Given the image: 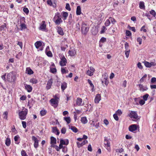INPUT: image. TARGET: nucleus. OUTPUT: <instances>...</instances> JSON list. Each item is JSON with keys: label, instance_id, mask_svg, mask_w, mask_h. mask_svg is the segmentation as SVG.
Returning a JSON list of instances; mask_svg holds the SVG:
<instances>
[{"label": "nucleus", "instance_id": "nucleus-1", "mask_svg": "<svg viewBox=\"0 0 156 156\" xmlns=\"http://www.w3.org/2000/svg\"><path fill=\"white\" fill-rule=\"evenodd\" d=\"M90 27L89 25L84 22L82 23L81 27L82 33L84 35H86L89 31Z\"/></svg>", "mask_w": 156, "mask_h": 156}, {"label": "nucleus", "instance_id": "nucleus-7", "mask_svg": "<svg viewBox=\"0 0 156 156\" xmlns=\"http://www.w3.org/2000/svg\"><path fill=\"white\" fill-rule=\"evenodd\" d=\"M137 129V126L136 124H133L129 127V130L131 132H133Z\"/></svg>", "mask_w": 156, "mask_h": 156}, {"label": "nucleus", "instance_id": "nucleus-19", "mask_svg": "<svg viewBox=\"0 0 156 156\" xmlns=\"http://www.w3.org/2000/svg\"><path fill=\"white\" fill-rule=\"evenodd\" d=\"M81 13V7L80 6H78L76 8V14L77 15H80Z\"/></svg>", "mask_w": 156, "mask_h": 156}, {"label": "nucleus", "instance_id": "nucleus-24", "mask_svg": "<svg viewBox=\"0 0 156 156\" xmlns=\"http://www.w3.org/2000/svg\"><path fill=\"white\" fill-rule=\"evenodd\" d=\"M61 89L62 91H64V90L67 87V83L66 82H63V83H62L61 85Z\"/></svg>", "mask_w": 156, "mask_h": 156}, {"label": "nucleus", "instance_id": "nucleus-22", "mask_svg": "<svg viewBox=\"0 0 156 156\" xmlns=\"http://www.w3.org/2000/svg\"><path fill=\"white\" fill-rule=\"evenodd\" d=\"M69 129H70L72 130L73 132L75 133H76L78 131V130L77 128L74 126H69Z\"/></svg>", "mask_w": 156, "mask_h": 156}, {"label": "nucleus", "instance_id": "nucleus-27", "mask_svg": "<svg viewBox=\"0 0 156 156\" xmlns=\"http://www.w3.org/2000/svg\"><path fill=\"white\" fill-rule=\"evenodd\" d=\"M81 122L83 124H86L87 122V120L86 117H83L81 118Z\"/></svg>", "mask_w": 156, "mask_h": 156}, {"label": "nucleus", "instance_id": "nucleus-35", "mask_svg": "<svg viewBox=\"0 0 156 156\" xmlns=\"http://www.w3.org/2000/svg\"><path fill=\"white\" fill-rule=\"evenodd\" d=\"M144 63L145 66L146 67L150 68L151 67V65L150 62H147L146 61H144Z\"/></svg>", "mask_w": 156, "mask_h": 156}, {"label": "nucleus", "instance_id": "nucleus-38", "mask_svg": "<svg viewBox=\"0 0 156 156\" xmlns=\"http://www.w3.org/2000/svg\"><path fill=\"white\" fill-rule=\"evenodd\" d=\"M61 16L59 12H57L55 14V16L53 18V20H55L57 18H60Z\"/></svg>", "mask_w": 156, "mask_h": 156}, {"label": "nucleus", "instance_id": "nucleus-57", "mask_svg": "<svg viewBox=\"0 0 156 156\" xmlns=\"http://www.w3.org/2000/svg\"><path fill=\"white\" fill-rule=\"evenodd\" d=\"M150 13L151 14L155 16L156 15V12L153 10H151L150 11Z\"/></svg>", "mask_w": 156, "mask_h": 156}, {"label": "nucleus", "instance_id": "nucleus-62", "mask_svg": "<svg viewBox=\"0 0 156 156\" xmlns=\"http://www.w3.org/2000/svg\"><path fill=\"white\" fill-rule=\"evenodd\" d=\"M22 156H28L25 151L23 150L21 152Z\"/></svg>", "mask_w": 156, "mask_h": 156}, {"label": "nucleus", "instance_id": "nucleus-3", "mask_svg": "<svg viewBox=\"0 0 156 156\" xmlns=\"http://www.w3.org/2000/svg\"><path fill=\"white\" fill-rule=\"evenodd\" d=\"M28 110L26 108H25L24 111H22L19 113V118L21 120H24L27 117V114Z\"/></svg>", "mask_w": 156, "mask_h": 156}, {"label": "nucleus", "instance_id": "nucleus-39", "mask_svg": "<svg viewBox=\"0 0 156 156\" xmlns=\"http://www.w3.org/2000/svg\"><path fill=\"white\" fill-rule=\"evenodd\" d=\"M47 111L45 110H42L40 111V114L41 116H44L46 115Z\"/></svg>", "mask_w": 156, "mask_h": 156}, {"label": "nucleus", "instance_id": "nucleus-47", "mask_svg": "<svg viewBox=\"0 0 156 156\" xmlns=\"http://www.w3.org/2000/svg\"><path fill=\"white\" fill-rule=\"evenodd\" d=\"M147 76V74H145L143 77H142L140 80V82H143L144 81V79L146 78Z\"/></svg>", "mask_w": 156, "mask_h": 156}, {"label": "nucleus", "instance_id": "nucleus-10", "mask_svg": "<svg viewBox=\"0 0 156 156\" xmlns=\"http://www.w3.org/2000/svg\"><path fill=\"white\" fill-rule=\"evenodd\" d=\"M52 83V79H50L48 81L46 87L47 90H48L51 88Z\"/></svg>", "mask_w": 156, "mask_h": 156}, {"label": "nucleus", "instance_id": "nucleus-58", "mask_svg": "<svg viewBox=\"0 0 156 156\" xmlns=\"http://www.w3.org/2000/svg\"><path fill=\"white\" fill-rule=\"evenodd\" d=\"M145 101H144V100H143L142 99L140 100L139 102L140 105H144L145 103Z\"/></svg>", "mask_w": 156, "mask_h": 156}, {"label": "nucleus", "instance_id": "nucleus-18", "mask_svg": "<svg viewBox=\"0 0 156 156\" xmlns=\"http://www.w3.org/2000/svg\"><path fill=\"white\" fill-rule=\"evenodd\" d=\"M60 143L62 144L67 145L69 143V141L68 139L66 140V141L62 139H61L60 141Z\"/></svg>", "mask_w": 156, "mask_h": 156}, {"label": "nucleus", "instance_id": "nucleus-13", "mask_svg": "<svg viewBox=\"0 0 156 156\" xmlns=\"http://www.w3.org/2000/svg\"><path fill=\"white\" fill-rule=\"evenodd\" d=\"M82 99L80 98H77L76 103L77 105L79 106L83 105H84V104H82Z\"/></svg>", "mask_w": 156, "mask_h": 156}, {"label": "nucleus", "instance_id": "nucleus-42", "mask_svg": "<svg viewBox=\"0 0 156 156\" xmlns=\"http://www.w3.org/2000/svg\"><path fill=\"white\" fill-rule=\"evenodd\" d=\"M109 19L110 20V21H111L112 23L113 24H114L116 22L115 20L112 17H109Z\"/></svg>", "mask_w": 156, "mask_h": 156}, {"label": "nucleus", "instance_id": "nucleus-37", "mask_svg": "<svg viewBox=\"0 0 156 156\" xmlns=\"http://www.w3.org/2000/svg\"><path fill=\"white\" fill-rule=\"evenodd\" d=\"M75 50H69V55L71 56H73L75 55Z\"/></svg>", "mask_w": 156, "mask_h": 156}, {"label": "nucleus", "instance_id": "nucleus-14", "mask_svg": "<svg viewBox=\"0 0 156 156\" xmlns=\"http://www.w3.org/2000/svg\"><path fill=\"white\" fill-rule=\"evenodd\" d=\"M57 31L58 33L60 35L63 36L64 34L62 28L60 27H57Z\"/></svg>", "mask_w": 156, "mask_h": 156}, {"label": "nucleus", "instance_id": "nucleus-25", "mask_svg": "<svg viewBox=\"0 0 156 156\" xmlns=\"http://www.w3.org/2000/svg\"><path fill=\"white\" fill-rule=\"evenodd\" d=\"M56 138L53 136H51V144H56Z\"/></svg>", "mask_w": 156, "mask_h": 156}, {"label": "nucleus", "instance_id": "nucleus-20", "mask_svg": "<svg viewBox=\"0 0 156 156\" xmlns=\"http://www.w3.org/2000/svg\"><path fill=\"white\" fill-rule=\"evenodd\" d=\"M88 82V83L90 84V86L91 87H92L91 90L92 91H94V87L93 84L92 83V82L91 80L90 79H88L87 80Z\"/></svg>", "mask_w": 156, "mask_h": 156}, {"label": "nucleus", "instance_id": "nucleus-59", "mask_svg": "<svg viewBox=\"0 0 156 156\" xmlns=\"http://www.w3.org/2000/svg\"><path fill=\"white\" fill-rule=\"evenodd\" d=\"M46 55L48 57H51L52 56V54L51 51H49L47 52L46 53Z\"/></svg>", "mask_w": 156, "mask_h": 156}, {"label": "nucleus", "instance_id": "nucleus-49", "mask_svg": "<svg viewBox=\"0 0 156 156\" xmlns=\"http://www.w3.org/2000/svg\"><path fill=\"white\" fill-rule=\"evenodd\" d=\"M149 96V94H147L144 95L143 96V98L144 100L145 101H147Z\"/></svg>", "mask_w": 156, "mask_h": 156}, {"label": "nucleus", "instance_id": "nucleus-51", "mask_svg": "<svg viewBox=\"0 0 156 156\" xmlns=\"http://www.w3.org/2000/svg\"><path fill=\"white\" fill-rule=\"evenodd\" d=\"M66 9L69 11H70L71 10V9L70 7V5L69 3H66Z\"/></svg>", "mask_w": 156, "mask_h": 156}, {"label": "nucleus", "instance_id": "nucleus-33", "mask_svg": "<svg viewBox=\"0 0 156 156\" xmlns=\"http://www.w3.org/2000/svg\"><path fill=\"white\" fill-rule=\"evenodd\" d=\"M27 28L26 25L25 23H23L20 24V30H22L23 29H25Z\"/></svg>", "mask_w": 156, "mask_h": 156}, {"label": "nucleus", "instance_id": "nucleus-34", "mask_svg": "<svg viewBox=\"0 0 156 156\" xmlns=\"http://www.w3.org/2000/svg\"><path fill=\"white\" fill-rule=\"evenodd\" d=\"M30 82L33 84H36L37 83V80L36 79L33 78L30 79Z\"/></svg>", "mask_w": 156, "mask_h": 156}, {"label": "nucleus", "instance_id": "nucleus-6", "mask_svg": "<svg viewBox=\"0 0 156 156\" xmlns=\"http://www.w3.org/2000/svg\"><path fill=\"white\" fill-rule=\"evenodd\" d=\"M32 139L34 141V147L37 148L38 146V140L34 136H32Z\"/></svg>", "mask_w": 156, "mask_h": 156}, {"label": "nucleus", "instance_id": "nucleus-44", "mask_svg": "<svg viewBox=\"0 0 156 156\" xmlns=\"http://www.w3.org/2000/svg\"><path fill=\"white\" fill-rule=\"evenodd\" d=\"M50 72L53 73H55L56 72V68H50Z\"/></svg>", "mask_w": 156, "mask_h": 156}, {"label": "nucleus", "instance_id": "nucleus-61", "mask_svg": "<svg viewBox=\"0 0 156 156\" xmlns=\"http://www.w3.org/2000/svg\"><path fill=\"white\" fill-rule=\"evenodd\" d=\"M105 29H106L105 27L104 26H103L101 29V30L100 32L101 34L104 33L105 32Z\"/></svg>", "mask_w": 156, "mask_h": 156}, {"label": "nucleus", "instance_id": "nucleus-12", "mask_svg": "<svg viewBox=\"0 0 156 156\" xmlns=\"http://www.w3.org/2000/svg\"><path fill=\"white\" fill-rule=\"evenodd\" d=\"M25 89L28 92H31L32 90V87L29 85L26 84H24Z\"/></svg>", "mask_w": 156, "mask_h": 156}, {"label": "nucleus", "instance_id": "nucleus-56", "mask_svg": "<svg viewBox=\"0 0 156 156\" xmlns=\"http://www.w3.org/2000/svg\"><path fill=\"white\" fill-rule=\"evenodd\" d=\"M128 27L129 28V30H132L134 32H136V29L134 27H131L130 26H128Z\"/></svg>", "mask_w": 156, "mask_h": 156}, {"label": "nucleus", "instance_id": "nucleus-50", "mask_svg": "<svg viewBox=\"0 0 156 156\" xmlns=\"http://www.w3.org/2000/svg\"><path fill=\"white\" fill-rule=\"evenodd\" d=\"M131 33L129 30H126V35L128 37H130L131 36Z\"/></svg>", "mask_w": 156, "mask_h": 156}, {"label": "nucleus", "instance_id": "nucleus-17", "mask_svg": "<svg viewBox=\"0 0 156 156\" xmlns=\"http://www.w3.org/2000/svg\"><path fill=\"white\" fill-rule=\"evenodd\" d=\"M54 21L57 25H59L62 22V20L60 18H57Z\"/></svg>", "mask_w": 156, "mask_h": 156}, {"label": "nucleus", "instance_id": "nucleus-46", "mask_svg": "<svg viewBox=\"0 0 156 156\" xmlns=\"http://www.w3.org/2000/svg\"><path fill=\"white\" fill-rule=\"evenodd\" d=\"M103 80L104 82V83L105 84V85H107L108 83V78H104Z\"/></svg>", "mask_w": 156, "mask_h": 156}, {"label": "nucleus", "instance_id": "nucleus-55", "mask_svg": "<svg viewBox=\"0 0 156 156\" xmlns=\"http://www.w3.org/2000/svg\"><path fill=\"white\" fill-rule=\"evenodd\" d=\"M116 112V114L119 115H120L122 114V112L120 109H118Z\"/></svg>", "mask_w": 156, "mask_h": 156}, {"label": "nucleus", "instance_id": "nucleus-16", "mask_svg": "<svg viewBox=\"0 0 156 156\" xmlns=\"http://www.w3.org/2000/svg\"><path fill=\"white\" fill-rule=\"evenodd\" d=\"M52 132L56 134L57 135H58L59 134V132L56 126L53 127H52Z\"/></svg>", "mask_w": 156, "mask_h": 156}, {"label": "nucleus", "instance_id": "nucleus-21", "mask_svg": "<svg viewBox=\"0 0 156 156\" xmlns=\"http://www.w3.org/2000/svg\"><path fill=\"white\" fill-rule=\"evenodd\" d=\"M26 73L29 75H31L33 73V72L30 68H27L26 69Z\"/></svg>", "mask_w": 156, "mask_h": 156}, {"label": "nucleus", "instance_id": "nucleus-9", "mask_svg": "<svg viewBox=\"0 0 156 156\" xmlns=\"http://www.w3.org/2000/svg\"><path fill=\"white\" fill-rule=\"evenodd\" d=\"M138 85L139 86V90L143 92L148 89L146 86H144L142 84H139Z\"/></svg>", "mask_w": 156, "mask_h": 156}, {"label": "nucleus", "instance_id": "nucleus-36", "mask_svg": "<svg viewBox=\"0 0 156 156\" xmlns=\"http://www.w3.org/2000/svg\"><path fill=\"white\" fill-rule=\"evenodd\" d=\"M125 47L126 49L125 51H130V49L129 48V44L126 42L125 44Z\"/></svg>", "mask_w": 156, "mask_h": 156}, {"label": "nucleus", "instance_id": "nucleus-29", "mask_svg": "<svg viewBox=\"0 0 156 156\" xmlns=\"http://www.w3.org/2000/svg\"><path fill=\"white\" fill-rule=\"evenodd\" d=\"M7 28L5 24L2 25L0 26V30H5Z\"/></svg>", "mask_w": 156, "mask_h": 156}, {"label": "nucleus", "instance_id": "nucleus-31", "mask_svg": "<svg viewBox=\"0 0 156 156\" xmlns=\"http://www.w3.org/2000/svg\"><path fill=\"white\" fill-rule=\"evenodd\" d=\"M51 103L53 105H55L58 103V101H56L54 98H52L50 100Z\"/></svg>", "mask_w": 156, "mask_h": 156}, {"label": "nucleus", "instance_id": "nucleus-45", "mask_svg": "<svg viewBox=\"0 0 156 156\" xmlns=\"http://www.w3.org/2000/svg\"><path fill=\"white\" fill-rule=\"evenodd\" d=\"M23 12L26 13L27 15H28L29 12V10L27 8H24L23 9Z\"/></svg>", "mask_w": 156, "mask_h": 156}, {"label": "nucleus", "instance_id": "nucleus-4", "mask_svg": "<svg viewBox=\"0 0 156 156\" xmlns=\"http://www.w3.org/2000/svg\"><path fill=\"white\" fill-rule=\"evenodd\" d=\"M129 116L131 118H133L135 119H136L138 118V116L136 112L134 111H131L129 114Z\"/></svg>", "mask_w": 156, "mask_h": 156}, {"label": "nucleus", "instance_id": "nucleus-28", "mask_svg": "<svg viewBox=\"0 0 156 156\" xmlns=\"http://www.w3.org/2000/svg\"><path fill=\"white\" fill-rule=\"evenodd\" d=\"M68 15V14L67 12H62V16L64 17L63 20H65L66 19Z\"/></svg>", "mask_w": 156, "mask_h": 156}, {"label": "nucleus", "instance_id": "nucleus-32", "mask_svg": "<svg viewBox=\"0 0 156 156\" xmlns=\"http://www.w3.org/2000/svg\"><path fill=\"white\" fill-rule=\"evenodd\" d=\"M63 119L66 121L68 124L70 122L71 120L70 117H64Z\"/></svg>", "mask_w": 156, "mask_h": 156}, {"label": "nucleus", "instance_id": "nucleus-64", "mask_svg": "<svg viewBox=\"0 0 156 156\" xmlns=\"http://www.w3.org/2000/svg\"><path fill=\"white\" fill-rule=\"evenodd\" d=\"M61 71L62 74L66 73V70L64 68H62L61 69Z\"/></svg>", "mask_w": 156, "mask_h": 156}, {"label": "nucleus", "instance_id": "nucleus-43", "mask_svg": "<svg viewBox=\"0 0 156 156\" xmlns=\"http://www.w3.org/2000/svg\"><path fill=\"white\" fill-rule=\"evenodd\" d=\"M93 72L89 70H88L87 72V74L90 76H92L93 75Z\"/></svg>", "mask_w": 156, "mask_h": 156}, {"label": "nucleus", "instance_id": "nucleus-23", "mask_svg": "<svg viewBox=\"0 0 156 156\" xmlns=\"http://www.w3.org/2000/svg\"><path fill=\"white\" fill-rule=\"evenodd\" d=\"M42 45V43L40 41H37L35 43L36 48L38 49Z\"/></svg>", "mask_w": 156, "mask_h": 156}, {"label": "nucleus", "instance_id": "nucleus-11", "mask_svg": "<svg viewBox=\"0 0 156 156\" xmlns=\"http://www.w3.org/2000/svg\"><path fill=\"white\" fill-rule=\"evenodd\" d=\"M87 143L88 141L87 140H84L81 143L79 142H77V144L78 147L79 148H80L83 146V145H85V144Z\"/></svg>", "mask_w": 156, "mask_h": 156}, {"label": "nucleus", "instance_id": "nucleus-48", "mask_svg": "<svg viewBox=\"0 0 156 156\" xmlns=\"http://www.w3.org/2000/svg\"><path fill=\"white\" fill-rule=\"evenodd\" d=\"M142 39L140 37H138L137 39V41L139 42V44L141 45L142 44Z\"/></svg>", "mask_w": 156, "mask_h": 156}, {"label": "nucleus", "instance_id": "nucleus-30", "mask_svg": "<svg viewBox=\"0 0 156 156\" xmlns=\"http://www.w3.org/2000/svg\"><path fill=\"white\" fill-rule=\"evenodd\" d=\"M5 144L7 146H9L11 144V141L9 138H7L5 142Z\"/></svg>", "mask_w": 156, "mask_h": 156}, {"label": "nucleus", "instance_id": "nucleus-2", "mask_svg": "<svg viewBox=\"0 0 156 156\" xmlns=\"http://www.w3.org/2000/svg\"><path fill=\"white\" fill-rule=\"evenodd\" d=\"M16 79V76L13 72L8 73L7 76V80L9 82H14Z\"/></svg>", "mask_w": 156, "mask_h": 156}, {"label": "nucleus", "instance_id": "nucleus-54", "mask_svg": "<svg viewBox=\"0 0 156 156\" xmlns=\"http://www.w3.org/2000/svg\"><path fill=\"white\" fill-rule=\"evenodd\" d=\"M104 144L105 145L107 146V147H109L110 146V143L109 142V141H108L107 142H105Z\"/></svg>", "mask_w": 156, "mask_h": 156}, {"label": "nucleus", "instance_id": "nucleus-8", "mask_svg": "<svg viewBox=\"0 0 156 156\" xmlns=\"http://www.w3.org/2000/svg\"><path fill=\"white\" fill-rule=\"evenodd\" d=\"M40 30L42 31H45L46 30V25L45 22L44 21H43L42 22L39 28Z\"/></svg>", "mask_w": 156, "mask_h": 156}, {"label": "nucleus", "instance_id": "nucleus-26", "mask_svg": "<svg viewBox=\"0 0 156 156\" xmlns=\"http://www.w3.org/2000/svg\"><path fill=\"white\" fill-rule=\"evenodd\" d=\"M139 7L141 9H145V6L144 5V3L143 2H140Z\"/></svg>", "mask_w": 156, "mask_h": 156}, {"label": "nucleus", "instance_id": "nucleus-63", "mask_svg": "<svg viewBox=\"0 0 156 156\" xmlns=\"http://www.w3.org/2000/svg\"><path fill=\"white\" fill-rule=\"evenodd\" d=\"M137 67L140 69H143V66L141 65V64L140 62H138L137 64Z\"/></svg>", "mask_w": 156, "mask_h": 156}, {"label": "nucleus", "instance_id": "nucleus-40", "mask_svg": "<svg viewBox=\"0 0 156 156\" xmlns=\"http://www.w3.org/2000/svg\"><path fill=\"white\" fill-rule=\"evenodd\" d=\"M106 41V38L104 37H102L100 39V41H99V43H104Z\"/></svg>", "mask_w": 156, "mask_h": 156}, {"label": "nucleus", "instance_id": "nucleus-60", "mask_svg": "<svg viewBox=\"0 0 156 156\" xmlns=\"http://www.w3.org/2000/svg\"><path fill=\"white\" fill-rule=\"evenodd\" d=\"M156 82V78L152 77L151 80V82L152 83H154Z\"/></svg>", "mask_w": 156, "mask_h": 156}, {"label": "nucleus", "instance_id": "nucleus-5", "mask_svg": "<svg viewBox=\"0 0 156 156\" xmlns=\"http://www.w3.org/2000/svg\"><path fill=\"white\" fill-rule=\"evenodd\" d=\"M67 63V60L65 56H63L61 58V60L59 62L60 65L62 66H65Z\"/></svg>", "mask_w": 156, "mask_h": 156}, {"label": "nucleus", "instance_id": "nucleus-53", "mask_svg": "<svg viewBox=\"0 0 156 156\" xmlns=\"http://www.w3.org/2000/svg\"><path fill=\"white\" fill-rule=\"evenodd\" d=\"M113 116L114 119L115 120L118 121L119 120V119L117 114L115 113L114 114Z\"/></svg>", "mask_w": 156, "mask_h": 156}, {"label": "nucleus", "instance_id": "nucleus-52", "mask_svg": "<svg viewBox=\"0 0 156 156\" xmlns=\"http://www.w3.org/2000/svg\"><path fill=\"white\" fill-rule=\"evenodd\" d=\"M66 132V129L65 127H63L61 129V132L62 134H65Z\"/></svg>", "mask_w": 156, "mask_h": 156}, {"label": "nucleus", "instance_id": "nucleus-15", "mask_svg": "<svg viewBox=\"0 0 156 156\" xmlns=\"http://www.w3.org/2000/svg\"><path fill=\"white\" fill-rule=\"evenodd\" d=\"M101 100V96L100 94H98L96 95L94 101L95 103L98 104L99 103V101Z\"/></svg>", "mask_w": 156, "mask_h": 156}, {"label": "nucleus", "instance_id": "nucleus-41", "mask_svg": "<svg viewBox=\"0 0 156 156\" xmlns=\"http://www.w3.org/2000/svg\"><path fill=\"white\" fill-rule=\"evenodd\" d=\"M110 21L109 19L106 20L105 22V24L106 26H108L110 25Z\"/></svg>", "mask_w": 156, "mask_h": 156}]
</instances>
